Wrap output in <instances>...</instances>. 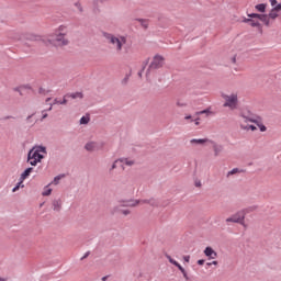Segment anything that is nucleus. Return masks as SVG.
I'll return each mask as SVG.
<instances>
[{
	"mask_svg": "<svg viewBox=\"0 0 281 281\" xmlns=\"http://www.w3.org/2000/svg\"><path fill=\"white\" fill-rule=\"evenodd\" d=\"M206 266H207V267H212V262H207Z\"/></svg>",
	"mask_w": 281,
	"mask_h": 281,
	"instance_id": "obj_53",
	"label": "nucleus"
},
{
	"mask_svg": "<svg viewBox=\"0 0 281 281\" xmlns=\"http://www.w3.org/2000/svg\"><path fill=\"white\" fill-rule=\"evenodd\" d=\"M66 98H71V100H82L85 95L82 94V92H72V93H67Z\"/></svg>",
	"mask_w": 281,
	"mask_h": 281,
	"instance_id": "obj_24",
	"label": "nucleus"
},
{
	"mask_svg": "<svg viewBox=\"0 0 281 281\" xmlns=\"http://www.w3.org/2000/svg\"><path fill=\"white\" fill-rule=\"evenodd\" d=\"M204 256H206V258H209V260H215V258H217L218 254L216 252V250H214L213 247H206L204 249Z\"/></svg>",
	"mask_w": 281,
	"mask_h": 281,
	"instance_id": "obj_13",
	"label": "nucleus"
},
{
	"mask_svg": "<svg viewBox=\"0 0 281 281\" xmlns=\"http://www.w3.org/2000/svg\"><path fill=\"white\" fill-rule=\"evenodd\" d=\"M0 281H5V279H3V278L0 277Z\"/></svg>",
	"mask_w": 281,
	"mask_h": 281,
	"instance_id": "obj_56",
	"label": "nucleus"
},
{
	"mask_svg": "<svg viewBox=\"0 0 281 281\" xmlns=\"http://www.w3.org/2000/svg\"><path fill=\"white\" fill-rule=\"evenodd\" d=\"M196 188H201V181L195 182Z\"/></svg>",
	"mask_w": 281,
	"mask_h": 281,
	"instance_id": "obj_46",
	"label": "nucleus"
},
{
	"mask_svg": "<svg viewBox=\"0 0 281 281\" xmlns=\"http://www.w3.org/2000/svg\"><path fill=\"white\" fill-rule=\"evenodd\" d=\"M126 82H128V75L122 80V85H126Z\"/></svg>",
	"mask_w": 281,
	"mask_h": 281,
	"instance_id": "obj_40",
	"label": "nucleus"
},
{
	"mask_svg": "<svg viewBox=\"0 0 281 281\" xmlns=\"http://www.w3.org/2000/svg\"><path fill=\"white\" fill-rule=\"evenodd\" d=\"M244 131H252V133L254 132H256V131H258V127H256V125H246V128H244Z\"/></svg>",
	"mask_w": 281,
	"mask_h": 281,
	"instance_id": "obj_37",
	"label": "nucleus"
},
{
	"mask_svg": "<svg viewBox=\"0 0 281 281\" xmlns=\"http://www.w3.org/2000/svg\"><path fill=\"white\" fill-rule=\"evenodd\" d=\"M91 122V117L89 115H85L80 119L79 124H89Z\"/></svg>",
	"mask_w": 281,
	"mask_h": 281,
	"instance_id": "obj_33",
	"label": "nucleus"
},
{
	"mask_svg": "<svg viewBox=\"0 0 281 281\" xmlns=\"http://www.w3.org/2000/svg\"><path fill=\"white\" fill-rule=\"evenodd\" d=\"M104 148L103 142L89 140L85 145V150L88 153H95L98 150H102Z\"/></svg>",
	"mask_w": 281,
	"mask_h": 281,
	"instance_id": "obj_7",
	"label": "nucleus"
},
{
	"mask_svg": "<svg viewBox=\"0 0 281 281\" xmlns=\"http://www.w3.org/2000/svg\"><path fill=\"white\" fill-rule=\"evenodd\" d=\"M137 205H142V200H127L124 201L123 207H137Z\"/></svg>",
	"mask_w": 281,
	"mask_h": 281,
	"instance_id": "obj_18",
	"label": "nucleus"
},
{
	"mask_svg": "<svg viewBox=\"0 0 281 281\" xmlns=\"http://www.w3.org/2000/svg\"><path fill=\"white\" fill-rule=\"evenodd\" d=\"M106 0H98L99 3H104Z\"/></svg>",
	"mask_w": 281,
	"mask_h": 281,
	"instance_id": "obj_52",
	"label": "nucleus"
},
{
	"mask_svg": "<svg viewBox=\"0 0 281 281\" xmlns=\"http://www.w3.org/2000/svg\"><path fill=\"white\" fill-rule=\"evenodd\" d=\"M42 113H43L42 120H45V117H47V113H45V111H43Z\"/></svg>",
	"mask_w": 281,
	"mask_h": 281,
	"instance_id": "obj_44",
	"label": "nucleus"
},
{
	"mask_svg": "<svg viewBox=\"0 0 281 281\" xmlns=\"http://www.w3.org/2000/svg\"><path fill=\"white\" fill-rule=\"evenodd\" d=\"M76 12H78L79 14H82V12H85V7H82V2L80 0H77L72 3Z\"/></svg>",
	"mask_w": 281,
	"mask_h": 281,
	"instance_id": "obj_23",
	"label": "nucleus"
},
{
	"mask_svg": "<svg viewBox=\"0 0 281 281\" xmlns=\"http://www.w3.org/2000/svg\"><path fill=\"white\" fill-rule=\"evenodd\" d=\"M252 124H256V126L259 128L260 133H267V127H266L265 123H262L261 116L256 115Z\"/></svg>",
	"mask_w": 281,
	"mask_h": 281,
	"instance_id": "obj_12",
	"label": "nucleus"
},
{
	"mask_svg": "<svg viewBox=\"0 0 281 281\" xmlns=\"http://www.w3.org/2000/svg\"><path fill=\"white\" fill-rule=\"evenodd\" d=\"M65 179V175L56 176L52 182H49V186H58L60 183V180Z\"/></svg>",
	"mask_w": 281,
	"mask_h": 281,
	"instance_id": "obj_26",
	"label": "nucleus"
},
{
	"mask_svg": "<svg viewBox=\"0 0 281 281\" xmlns=\"http://www.w3.org/2000/svg\"><path fill=\"white\" fill-rule=\"evenodd\" d=\"M144 69H146V66H144V67H143V70H140V71L138 72L139 78H142V74H143Z\"/></svg>",
	"mask_w": 281,
	"mask_h": 281,
	"instance_id": "obj_43",
	"label": "nucleus"
},
{
	"mask_svg": "<svg viewBox=\"0 0 281 281\" xmlns=\"http://www.w3.org/2000/svg\"><path fill=\"white\" fill-rule=\"evenodd\" d=\"M30 120H32V115H29V116L26 117V122H30Z\"/></svg>",
	"mask_w": 281,
	"mask_h": 281,
	"instance_id": "obj_48",
	"label": "nucleus"
},
{
	"mask_svg": "<svg viewBox=\"0 0 281 281\" xmlns=\"http://www.w3.org/2000/svg\"><path fill=\"white\" fill-rule=\"evenodd\" d=\"M247 16L249 19H255V20L258 19V21H260V19L262 18V14H260V13H248Z\"/></svg>",
	"mask_w": 281,
	"mask_h": 281,
	"instance_id": "obj_34",
	"label": "nucleus"
},
{
	"mask_svg": "<svg viewBox=\"0 0 281 281\" xmlns=\"http://www.w3.org/2000/svg\"><path fill=\"white\" fill-rule=\"evenodd\" d=\"M209 138H192L190 140L191 146H205L206 144H210Z\"/></svg>",
	"mask_w": 281,
	"mask_h": 281,
	"instance_id": "obj_14",
	"label": "nucleus"
},
{
	"mask_svg": "<svg viewBox=\"0 0 281 281\" xmlns=\"http://www.w3.org/2000/svg\"><path fill=\"white\" fill-rule=\"evenodd\" d=\"M241 23H248L250 27H260V21L255 20L254 18H243Z\"/></svg>",
	"mask_w": 281,
	"mask_h": 281,
	"instance_id": "obj_16",
	"label": "nucleus"
},
{
	"mask_svg": "<svg viewBox=\"0 0 281 281\" xmlns=\"http://www.w3.org/2000/svg\"><path fill=\"white\" fill-rule=\"evenodd\" d=\"M240 172H243V170H240L238 168H234L226 173V177H227V179H229V177H234V175H240Z\"/></svg>",
	"mask_w": 281,
	"mask_h": 281,
	"instance_id": "obj_28",
	"label": "nucleus"
},
{
	"mask_svg": "<svg viewBox=\"0 0 281 281\" xmlns=\"http://www.w3.org/2000/svg\"><path fill=\"white\" fill-rule=\"evenodd\" d=\"M166 258L170 262V265H173L175 267H177L179 269V271H181V273L186 280H189L188 272L186 271V269L183 267L180 266V263L177 260L172 259V257L170 255H166Z\"/></svg>",
	"mask_w": 281,
	"mask_h": 281,
	"instance_id": "obj_9",
	"label": "nucleus"
},
{
	"mask_svg": "<svg viewBox=\"0 0 281 281\" xmlns=\"http://www.w3.org/2000/svg\"><path fill=\"white\" fill-rule=\"evenodd\" d=\"M184 262H190V255L183 257Z\"/></svg>",
	"mask_w": 281,
	"mask_h": 281,
	"instance_id": "obj_41",
	"label": "nucleus"
},
{
	"mask_svg": "<svg viewBox=\"0 0 281 281\" xmlns=\"http://www.w3.org/2000/svg\"><path fill=\"white\" fill-rule=\"evenodd\" d=\"M211 265H214L216 267L218 265V261H212Z\"/></svg>",
	"mask_w": 281,
	"mask_h": 281,
	"instance_id": "obj_47",
	"label": "nucleus"
},
{
	"mask_svg": "<svg viewBox=\"0 0 281 281\" xmlns=\"http://www.w3.org/2000/svg\"><path fill=\"white\" fill-rule=\"evenodd\" d=\"M145 65H148V61H147V63H145Z\"/></svg>",
	"mask_w": 281,
	"mask_h": 281,
	"instance_id": "obj_58",
	"label": "nucleus"
},
{
	"mask_svg": "<svg viewBox=\"0 0 281 281\" xmlns=\"http://www.w3.org/2000/svg\"><path fill=\"white\" fill-rule=\"evenodd\" d=\"M140 205H150V207H159V201L155 200V198L143 199L140 201Z\"/></svg>",
	"mask_w": 281,
	"mask_h": 281,
	"instance_id": "obj_15",
	"label": "nucleus"
},
{
	"mask_svg": "<svg viewBox=\"0 0 281 281\" xmlns=\"http://www.w3.org/2000/svg\"><path fill=\"white\" fill-rule=\"evenodd\" d=\"M49 100H52V98H47V99H46V103L49 102Z\"/></svg>",
	"mask_w": 281,
	"mask_h": 281,
	"instance_id": "obj_54",
	"label": "nucleus"
},
{
	"mask_svg": "<svg viewBox=\"0 0 281 281\" xmlns=\"http://www.w3.org/2000/svg\"><path fill=\"white\" fill-rule=\"evenodd\" d=\"M49 186H52V184L48 183L47 186L44 187L42 196H49L52 194L53 190H52V188H49Z\"/></svg>",
	"mask_w": 281,
	"mask_h": 281,
	"instance_id": "obj_29",
	"label": "nucleus"
},
{
	"mask_svg": "<svg viewBox=\"0 0 281 281\" xmlns=\"http://www.w3.org/2000/svg\"><path fill=\"white\" fill-rule=\"evenodd\" d=\"M270 4L272 5V8L278 7V0H270Z\"/></svg>",
	"mask_w": 281,
	"mask_h": 281,
	"instance_id": "obj_38",
	"label": "nucleus"
},
{
	"mask_svg": "<svg viewBox=\"0 0 281 281\" xmlns=\"http://www.w3.org/2000/svg\"><path fill=\"white\" fill-rule=\"evenodd\" d=\"M102 280H103V281L106 280V277H103Z\"/></svg>",
	"mask_w": 281,
	"mask_h": 281,
	"instance_id": "obj_57",
	"label": "nucleus"
},
{
	"mask_svg": "<svg viewBox=\"0 0 281 281\" xmlns=\"http://www.w3.org/2000/svg\"><path fill=\"white\" fill-rule=\"evenodd\" d=\"M24 89H32V87H30V86L27 85V86H24Z\"/></svg>",
	"mask_w": 281,
	"mask_h": 281,
	"instance_id": "obj_49",
	"label": "nucleus"
},
{
	"mask_svg": "<svg viewBox=\"0 0 281 281\" xmlns=\"http://www.w3.org/2000/svg\"><path fill=\"white\" fill-rule=\"evenodd\" d=\"M166 258L170 262V265H173L175 267H177L179 269V271H181V273L186 280H189L188 272L186 271V269L183 267L180 266V263L177 260L172 259V257L170 255H166Z\"/></svg>",
	"mask_w": 281,
	"mask_h": 281,
	"instance_id": "obj_10",
	"label": "nucleus"
},
{
	"mask_svg": "<svg viewBox=\"0 0 281 281\" xmlns=\"http://www.w3.org/2000/svg\"><path fill=\"white\" fill-rule=\"evenodd\" d=\"M65 36H67V26L60 25L54 34L49 36V42L56 47H65V45H69V40Z\"/></svg>",
	"mask_w": 281,
	"mask_h": 281,
	"instance_id": "obj_3",
	"label": "nucleus"
},
{
	"mask_svg": "<svg viewBox=\"0 0 281 281\" xmlns=\"http://www.w3.org/2000/svg\"><path fill=\"white\" fill-rule=\"evenodd\" d=\"M176 106H178V109H186V106H188V103L183 100H177Z\"/></svg>",
	"mask_w": 281,
	"mask_h": 281,
	"instance_id": "obj_31",
	"label": "nucleus"
},
{
	"mask_svg": "<svg viewBox=\"0 0 281 281\" xmlns=\"http://www.w3.org/2000/svg\"><path fill=\"white\" fill-rule=\"evenodd\" d=\"M136 21H138V23L142 25V27L147 30V27H148V20H146V19H137Z\"/></svg>",
	"mask_w": 281,
	"mask_h": 281,
	"instance_id": "obj_32",
	"label": "nucleus"
},
{
	"mask_svg": "<svg viewBox=\"0 0 281 281\" xmlns=\"http://www.w3.org/2000/svg\"><path fill=\"white\" fill-rule=\"evenodd\" d=\"M52 205H53L54 212H60V210H63V200L55 199L53 200Z\"/></svg>",
	"mask_w": 281,
	"mask_h": 281,
	"instance_id": "obj_20",
	"label": "nucleus"
},
{
	"mask_svg": "<svg viewBox=\"0 0 281 281\" xmlns=\"http://www.w3.org/2000/svg\"><path fill=\"white\" fill-rule=\"evenodd\" d=\"M121 213H123L124 216H128L131 214L130 210H122Z\"/></svg>",
	"mask_w": 281,
	"mask_h": 281,
	"instance_id": "obj_39",
	"label": "nucleus"
},
{
	"mask_svg": "<svg viewBox=\"0 0 281 281\" xmlns=\"http://www.w3.org/2000/svg\"><path fill=\"white\" fill-rule=\"evenodd\" d=\"M226 223H239V225H244L245 215H240V213L234 214L226 218Z\"/></svg>",
	"mask_w": 281,
	"mask_h": 281,
	"instance_id": "obj_11",
	"label": "nucleus"
},
{
	"mask_svg": "<svg viewBox=\"0 0 281 281\" xmlns=\"http://www.w3.org/2000/svg\"><path fill=\"white\" fill-rule=\"evenodd\" d=\"M54 104H61V105L67 104V97H66V94L64 95L61 101L58 100V99H54L53 103L49 104V108L47 109V111H52Z\"/></svg>",
	"mask_w": 281,
	"mask_h": 281,
	"instance_id": "obj_22",
	"label": "nucleus"
},
{
	"mask_svg": "<svg viewBox=\"0 0 281 281\" xmlns=\"http://www.w3.org/2000/svg\"><path fill=\"white\" fill-rule=\"evenodd\" d=\"M198 265H200V266L205 265V260L204 259H199Z\"/></svg>",
	"mask_w": 281,
	"mask_h": 281,
	"instance_id": "obj_42",
	"label": "nucleus"
},
{
	"mask_svg": "<svg viewBox=\"0 0 281 281\" xmlns=\"http://www.w3.org/2000/svg\"><path fill=\"white\" fill-rule=\"evenodd\" d=\"M224 100L223 106L229 109V111H236L238 109V92H232L229 94H222Z\"/></svg>",
	"mask_w": 281,
	"mask_h": 281,
	"instance_id": "obj_4",
	"label": "nucleus"
},
{
	"mask_svg": "<svg viewBox=\"0 0 281 281\" xmlns=\"http://www.w3.org/2000/svg\"><path fill=\"white\" fill-rule=\"evenodd\" d=\"M117 164H120V158L113 161L109 169V172H113L117 168Z\"/></svg>",
	"mask_w": 281,
	"mask_h": 281,
	"instance_id": "obj_35",
	"label": "nucleus"
},
{
	"mask_svg": "<svg viewBox=\"0 0 281 281\" xmlns=\"http://www.w3.org/2000/svg\"><path fill=\"white\" fill-rule=\"evenodd\" d=\"M184 120H192V115L184 116Z\"/></svg>",
	"mask_w": 281,
	"mask_h": 281,
	"instance_id": "obj_45",
	"label": "nucleus"
},
{
	"mask_svg": "<svg viewBox=\"0 0 281 281\" xmlns=\"http://www.w3.org/2000/svg\"><path fill=\"white\" fill-rule=\"evenodd\" d=\"M255 9L257 10V12L265 13L267 12V3L256 4Z\"/></svg>",
	"mask_w": 281,
	"mask_h": 281,
	"instance_id": "obj_27",
	"label": "nucleus"
},
{
	"mask_svg": "<svg viewBox=\"0 0 281 281\" xmlns=\"http://www.w3.org/2000/svg\"><path fill=\"white\" fill-rule=\"evenodd\" d=\"M259 21H261V23H263V25H266L267 27L271 25V20L269 18V14H262Z\"/></svg>",
	"mask_w": 281,
	"mask_h": 281,
	"instance_id": "obj_25",
	"label": "nucleus"
},
{
	"mask_svg": "<svg viewBox=\"0 0 281 281\" xmlns=\"http://www.w3.org/2000/svg\"><path fill=\"white\" fill-rule=\"evenodd\" d=\"M20 188H25V184H23V181L21 182V179L20 181L16 183V186L12 189V192H18V190Z\"/></svg>",
	"mask_w": 281,
	"mask_h": 281,
	"instance_id": "obj_36",
	"label": "nucleus"
},
{
	"mask_svg": "<svg viewBox=\"0 0 281 281\" xmlns=\"http://www.w3.org/2000/svg\"><path fill=\"white\" fill-rule=\"evenodd\" d=\"M87 256H89V254H86V255L81 258V260H85V258H87Z\"/></svg>",
	"mask_w": 281,
	"mask_h": 281,
	"instance_id": "obj_51",
	"label": "nucleus"
},
{
	"mask_svg": "<svg viewBox=\"0 0 281 281\" xmlns=\"http://www.w3.org/2000/svg\"><path fill=\"white\" fill-rule=\"evenodd\" d=\"M209 144H211L212 148H213V155L214 157H221V154L223 153V150H225V147L214 140H209Z\"/></svg>",
	"mask_w": 281,
	"mask_h": 281,
	"instance_id": "obj_8",
	"label": "nucleus"
},
{
	"mask_svg": "<svg viewBox=\"0 0 281 281\" xmlns=\"http://www.w3.org/2000/svg\"><path fill=\"white\" fill-rule=\"evenodd\" d=\"M120 160V164H121V167L123 168L124 170V167L125 166H135V160L131 159V158H119Z\"/></svg>",
	"mask_w": 281,
	"mask_h": 281,
	"instance_id": "obj_19",
	"label": "nucleus"
},
{
	"mask_svg": "<svg viewBox=\"0 0 281 281\" xmlns=\"http://www.w3.org/2000/svg\"><path fill=\"white\" fill-rule=\"evenodd\" d=\"M166 63V58L161 55H155L149 64V67L146 71L147 80H150V71L154 69H161Z\"/></svg>",
	"mask_w": 281,
	"mask_h": 281,
	"instance_id": "obj_5",
	"label": "nucleus"
},
{
	"mask_svg": "<svg viewBox=\"0 0 281 281\" xmlns=\"http://www.w3.org/2000/svg\"><path fill=\"white\" fill-rule=\"evenodd\" d=\"M32 172H34V168L29 167L24 170V172L21 173L20 176V181H25V179H27V177H30V175H32Z\"/></svg>",
	"mask_w": 281,
	"mask_h": 281,
	"instance_id": "obj_21",
	"label": "nucleus"
},
{
	"mask_svg": "<svg viewBox=\"0 0 281 281\" xmlns=\"http://www.w3.org/2000/svg\"><path fill=\"white\" fill-rule=\"evenodd\" d=\"M47 156V147L43 145L33 146L27 154V162L30 166H38L41 161Z\"/></svg>",
	"mask_w": 281,
	"mask_h": 281,
	"instance_id": "obj_2",
	"label": "nucleus"
},
{
	"mask_svg": "<svg viewBox=\"0 0 281 281\" xmlns=\"http://www.w3.org/2000/svg\"><path fill=\"white\" fill-rule=\"evenodd\" d=\"M280 10H281V3H279L277 7L272 8V10L268 14L270 21H276Z\"/></svg>",
	"mask_w": 281,
	"mask_h": 281,
	"instance_id": "obj_17",
	"label": "nucleus"
},
{
	"mask_svg": "<svg viewBox=\"0 0 281 281\" xmlns=\"http://www.w3.org/2000/svg\"><path fill=\"white\" fill-rule=\"evenodd\" d=\"M256 120V115L251 114V113H245V112H240L239 115H238V125H239V128L241 131H244L245 128H247V126H249V122L251 124H254Z\"/></svg>",
	"mask_w": 281,
	"mask_h": 281,
	"instance_id": "obj_6",
	"label": "nucleus"
},
{
	"mask_svg": "<svg viewBox=\"0 0 281 281\" xmlns=\"http://www.w3.org/2000/svg\"><path fill=\"white\" fill-rule=\"evenodd\" d=\"M195 126H199V119L195 120Z\"/></svg>",
	"mask_w": 281,
	"mask_h": 281,
	"instance_id": "obj_50",
	"label": "nucleus"
},
{
	"mask_svg": "<svg viewBox=\"0 0 281 281\" xmlns=\"http://www.w3.org/2000/svg\"><path fill=\"white\" fill-rule=\"evenodd\" d=\"M103 36L116 54H122V49H124L126 43H128V37L126 35L104 33Z\"/></svg>",
	"mask_w": 281,
	"mask_h": 281,
	"instance_id": "obj_1",
	"label": "nucleus"
},
{
	"mask_svg": "<svg viewBox=\"0 0 281 281\" xmlns=\"http://www.w3.org/2000/svg\"><path fill=\"white\" fill-rule=\"evenodd\" d=\"M195 115H206V117H210V115H212V110L207 108L205 110L196 112Z\"/></svg>",
	"mask_w": 281,
	"mask_h": 281,
	"instance_id": "obj_30",
	"label": "nucleus"
},
{
	"mask_svg": "<svg viewBox=\"0 0 281 281\" xmlns=\"http://www.w3.org/2000/svg\"><path fill=\"white\" fill-rule=\"evenodd\" d=\"M7 120H12V116H7Z\"/></svg>",
	"mask_w": 281,
	"mask_h": 281,
	"instance_id": "obj_55",
	"label": "nucleus"
}]
</instances>
